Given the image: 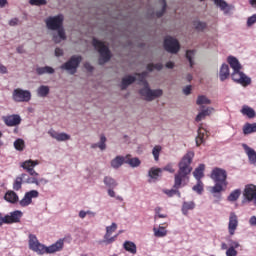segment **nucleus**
I'll return each instance as SVG.
<instances>
[{"mask_svg":"<svg viewBox=\"0 0 256 256\" xmlns=\"http://www.w3.org/2000/svg\"><path fill=\"white\" fill-rule=\"evenodd\" d=\"M64 20L65 17L63 14L49 16L45 19L46 27L49 29V31H58L57 34H54L53 36L54 43H61V41H65V39H67L65 30L62 28Z\"/></svg>","mask_w":256,"mask_h":256,"instance_id":"nucleus-1","label":"nucleus"},{"mask_svg":"<svg viewBox=\"0 0 256 256\" xmlns=\"http://www.w3.org/2000/svg\"><path fill=\"white\" fill-rule=\"evenodd\" d=\"M191 161H193V153L189 152L186 154L179 163V171L175 175V189H179L181 187V183L187 179V175L191 173Z\"/></svg>","mask_w":256,"mask_h":256,"instance_id":"nucleus-2","label":"nucleus"},{"mask_svg":"<svg viewBox=\"0 0 256 256\" xmlns=\"http://www.w3.org/2000/svg\"><path fill=\"white\" fill-rule=\"evenodd\" d=\"M210 178L214 181L215 185L211 188V193L217 194L225 191L229 182L227 181V171L221 168H214L210 174Z\"/></svg>","mask_w":256,"mask_h":256,"instance_id":"nucleus-3","label":"nucleus"},{"mask_svg":"<svg viewBox=\"0 0 256 256\" xmlns=\"http://www.w3.org/2000/svg\"><path fill=\"white\" fill-rule=\"evenodd\" d=\"M136 77H138V81L144 85L142 89H140V95L145 99V101H155L158 97H161L163 95V90L161 89H151L149 87V83H147L146 77H147V71L142 73H137Z\"/></svg>","mask_w":256,"mask_h":256,"instance_id":"nucleus-4","label":"nucleus"},{"mask_svg":"<svg viewBox=\"0 0 256 256\" xmlns=\"http://www.w3.org/2000/svg\"><path fill=\"white\" fill-rule=\"evenodd\" d=\"M92 43L96 51L100 54L99 64L105 65V63L111 59V51L109 50V47L102 41L97 40V38H94Z\"/></svg>","mask_w":256,"mask_h":256,"instance_id":"nucleus-5","label":"nucleus"},{"mask_svg":"<svg viewBox=\"0 0 256 256\" xmlns=\"http://www.w3.org/2000/svg\"><path fill=\"white\" fill-rule=\"evenodd\" d=\"M12 99L15 103H29L31 101V91L16 88L12 92Z\"/></svg>","mask_w":256,"mask_h":256,"instance_id":"nucleus-6","label":"nucleus"},{"mask_svg":"<svg viewBox=\"0 0 256 256\" xmlns=\"http://www.w3.org/2000/svg\"><path fill=\"white\" fill-rule=\"evenodd\" d=\"M28 246L31 251L37 253V255H45V244L39 242L35 234H29L28 236Z\"/></svg>","mask_w":256,"mask_h":256,"instance_id":"nucleus-7","label":"nucleus"},{"mask_svg":"<svg viewBox=\"0 0 256 256\" xmlns=\"http://www.w3.org/2000/svg\"><path fill=\"white\" fill-rule=\"evenodd\" d=\"M81 61H83V57L79 55H74L69 59V61L61 66V69L68 71L70 75H75V73H77V67H79Z\"/></svg>","mask_w":256,"mask_h":256,"instance_id":"nucleus-8","label":"nucleus"},{"mask_svg":"<svg viewBox=\"0 0 256 256\" xmlns=\"http://www.w3.org/2000/svg\"><path fill=\"white\" fill-rule=\"evenodd\" d=\"M115 231H117V223L113 222L110 226L106 227V233L101 243H104V245H111V243H115L117 237H119V234L111 236Z\"/></svg>","mask_w":256,"mask_h":256,"instance_id":"nucleus-9","label":"nucleus"},{"mask_svg":"<svg viewBox=\"0 0 256 256\" xmlns=\"http://www.w3.org/2000/svg\"><path fill=\"white\" fill-rule=\"evenodd\" d=\"M23 218V211L14 210L4 215V225H13L15 223H21Z\"/></svg>","mask_w":256,"mask_h":256,"instance_id":"nucleus-10","label":"nucleus"},{"mask_svg":"<svg viewBox=\"0 0 256 256\" xmlns=\"http://www.w3.org/2000/svg\"><path fill=\"white\" fill-rule=\"evenodd\" d=\"M37 165H39V160L29 159L22 162L20 167H22L24 171H27L29 177H39V174L35 171V167H37Z\"/></svg>","mask_w":256,"mask_h":256,"instance_id":"nucleus-11","label":"nucleus"},{"mask_svg":"<svg viewBox=\"0 0 256 256\" xmlns=\"http://www.w3.org/2000/svg\"><path fill=\"white\" fill-rule=\"evenodd\" d=\"M164 48L168 53H179L181 46L179 45V41L171 36H168L164 40Z\"/></svg>","mask_w":256,"mask_h":256,"instance_id":"nucleus-12","label":"nucleus"},{"mask_svg":"<svg viewBox=\"0 0 256 256\" xmlns=\"http://www.w3.org/2000/svg\"><path fill=\"white\" fill-rule=\"evenodd\" d=\"M232 80L243 87H247L251 84V78L243 74L241 70H234L232 73Z\"/></svg>","mask_w":256,"mask_h":256,"instance_id":"nucleus-13","label":"nucleus"},{"mask_svg":"<svg viewBox=\"0 0 256 256\" xmlns=\"http://www.w3.org/2000/svg\"><path fill=\"white\" fill-rule=\"evenodd\" d=\"M63 247H65V239L60 238L52 245L44 246V255L45 253H47L48 255H53V253H59V251H63Z\"/></svg>","mask_w":256,"mask_h":256,"instance_id":"nucleus-14","label":"nucleus"},{"mask_svg":"<svg viewBox=\"0 0 256 256\" xmlns=\"http://www.w3.org/2000/svg\"><path fill=\"white\" fill-rule=\"evenodd\" d=\"M39 197V191L30 190L25 193L24 197L19 201V205L21 207H29L31 203H33V199H37Z\"/></svg>","mask_w":256,"mask_h":256,"instance_id":"nucleus-15","label":"nucleus"},{"mask_svg":"<svg viewBox=\"0 0 256 256\" xmlns=\"http://www.w3.org/2000/svg\"><path fill=\"white\" fill-rule=\"evenodd\" d=\"M215 113V108L213 106H201L199 109V113L197 114L195 121L201 122L203 120H206L207 117L211 116Z\"/></svg>","mask_w":256,"mask_h":256,"instance_id":"nucleus-16","label":"nucleus"},{"mask_svg":"<svg viewBox=\"0 0 256 256\" xmlns=\"http://www.w3.org/2000/svg\"><path fill=\"white\" fill-rule=\"evenodd\" d=\"M244 197L248 202L253 201L256 206V186L255 185H247L244 190Z\"/></svg>","mask_w":256,"mask_h":256,"instance_id":"nucleus-17","label":"nucleus"},{"mask_svg":"<svg viewBox=\"0 0 256 256\" xmlns=\"http://www.w3.org/2000/svg\"><path fill=\"white\" fill-rule=\"evenodd\" d=\"M3 121L7 127H17V125H21V116L18 114L4 116Z\"/></svg>","mask_w":256,"mask_h":256,"instance_id":"nucleus-18","label":"nucleus"},{"mask_svg":"<svg viewBox=\"0 0 256 256\" xmlns=\"http://www.w3.org/2000/svg\"><path fill=\"white\" fill-rule=\"evenodd\" d=\"M237 227H238V217L234 212H231L229 216V223H228V231L231 236L235 234Z\"/></svg>","mask_w":256,"mask_h":256,"instance_id":"nucleus-19","label":"nucleus"},{"mask_svg":"<svg viewBox=\"0 0 256 256\" xmlns=\"http://www.w3.org/2000/svg\"><path fill=\"white\" fill-rule=\"evenodd\" d=\"M39 176H30L28 177L25 182L27 185H36L37 187H41V185H47L49 180L46 178H38Z\"/></svg>","mask_w":256,"mask_h":256,"instance_id":"nucleus-20","label":"nucleus"},{"mask_svg":"<svg viewBox=\"0 0 256 256\" xmlns=\"http://www.w3.org/2000/svg\"><path fill=\"white\" fill-rule=\"evenodd\" d=\"M30 177L25 173H22L20 176H17L13 183L14 191H20L21 187H23V183H27V178Z\"/></svg>","mask_w":256,"mask_h":256,"instance_id":"nucleus-21","label":"nucleus"},{"mask_svg":"<svg viewBox=\"0 0 256 256\" xmlns=\"http://www.w3.org/2000/svg\"><path fill=\"white\" fill-rule=\"evenodd\" d=\"M48 133L53 139H56V141H69V139H71V136L65 132L59 133L55 130H50Z\"/></svg>","mask_w":256,"mask_h":256,"instance_id":"nucleus-22","label":"nucleus"},{"mask_svg":"<svg viewBox=\"0 0 256 256\" xmlns=\"http://www.w3.org/2000/svg\"><path fill=\"white\" fill-rule=\"evenodd\" d=\"M4 199L7 203H11L12 205L19 203V195H17L13 190H8L4 195Z\"/></svg>","mask_w":256,"mask_h":256,"instance_id":"nucleus-23","label":"nucleus"},{"mask_svg":"<svg viewBox=\"0 0 256 256\" xmlns=\"http://www.w3.org/2000/svg\"><path fill=\"white\" fill-rule=\"evenodd\" d=\"M100 149V151H105L107 149V137L105 135H100V140L97 143L91 144V149Z\"/></svg>","mask_w":256,"mask_h":256,"instance_id":"nucleus-24","label":"nucleus"},{"mask_svg":"<svg viewBox=\"0 0 256 256\" xmlns=\"http://www.w3.org/2000/svg\"><path fill=\"white\" fill-rule=\"evenodd\" d=\"M203 2L204 0H200ZM214 4L220 8L225 14H228L231 11V6L225 0H213Z\"/></svg>","mask_w":256,"mask_h":256,"instance_id":"nucleus-25","label":"nucleus"},{"mask_svg":"<svg viewBox=\"0 0 256 256\" xmlns=\"http://www.w3.org/2000/svg\"><path fill=\"white\" fill-rule=\"evenodd\" d=\"M205 139H207V130L200 128L198 129V136L196 137V146H201L202 144H205Z\"/></svg>","mask_w":256,"mask_h":256,"instance_id":"nucleus-26","label":"nucleus"},{"mask_svg":"<svg viewBox=\"0 0 256 256\" xmlns=\"http://www.w3.org/2000/svg\"><path fill=\"white\" fill-rule=\"evenodd\" d=\"M126 161V156H116L111 160L110 165L112 169H119Z\"/></svg>","mask_w":256,"mask_h":256,"instance_id":"nucleus-27","label":"nucleus"},{"mask_svg":"<svg viewBox=\"0 0 256 256\" xmlns=\"http://www.w3.org/2000/svg\"><path fill=\"white\" fill-rule=\"evenodd\" d=\"M135 81H137V76L128 75V76L122 78L121 89L122 90L127 89V87L129 85H133V83H135Z\"/></svg>","mask_w":256,"mask_h":256,"instance_id":"nucleus-28","label":"nucleus"},{"mask_svg":"<svg viewBox=\"0 0 256 256\" xmlns=\"http://www.w3.org/2000/svg\"><path fill=\"white\" fill-rule=\"evenodd\" d=\"M153 233H154V237H158V238L167 237V228L161 225L154 226Z\"/></svg>","mask_w":256,"mask_h":256,"instance_id":"nucleus-29","label":"nucleus"},{"mask_svg":"<svg viewBox=\"0 0 256 256\" xmlns=\"http://www.w3.org/2000/svg\"><path fill=\"white\" fill-rule=\"evenodd\" d=\"M103 183L107 189H115L119 183H117V180L111 176H105L103 179Z\"/></svg>","mask_w":256,"mask_h":256,"instance_id":"nucleus-30","label":"nucleus"},{"mask_svg":"<svg viewBox=\"0 0 256 256\" xmlns=\"http://www.w3.org/2000/svg\"><path fill=\"white\" fill-rule=\"evenodd\" d=\"M196 180H201L205 177V164H200L193 172Z\"/></svg>","mask_w":256,"mask_h":256,"instance_id":"nucleus-31","label":"nucleus"},{"mask_svg":"<svg viewBox=\"0 0 256 256\" xmlns=\"http://www.w3.org/2000/svg\"><path fill=\"white\" fill-rule=\"evenodd\" d=\"M36 73L37 75H53L55 69L50 66L36 67Z\"/></svg>","mask_w":256,"mask_h":256,"instance_id":"nucleus-32","label":"nucleus"},{"mask_svg":"<svg viewBox=\"0 0 256 256\" xmlns=\"http://www.w3.org/2000/svg\"><path fill=\"white\" fill-rule=\"evenodd\" d=\"M123 248L125 249V251L131 253L132 255H135L137 253V245L135 244V242L125 241L123 244Z\"/></svg>","mask_w":256,"mask_h":256,"instance_id":"nucleus-33","label":"nucleus"},{"mask_svg":"<svg viewBox=\"0 0 256 256\" xmlns=\"http://www.w3.org/2000/svg\"><path fill=\"white\" fill-rule=\"evenodd\" d=\"M243 148L248 156L249 162L251 164H256V152L247 145H243Z\"/></svg>","mask_w":256,"mask_h":256,"instance_id":"nucleus-34","label":"nucleus"},{"mask_svg":"<svg viewBox=\"0 0 256 256\" xmlns=\"http://www.w3.org/2000/svg\"><path fill=\"white\" fill-rule=\"evenodd\" d=\"M230 72H229V65L228 64H222L221 68H220V80L222 82H224L225 80H227V78H229Z\"/></svg>","mask_w":256,"mask_h":256,"instance_id":"nucleus-35","label":"nucleus"},{"mask_svg":"<svg viewBox=\"0 0 256 256\" xmlns=\"http://www.w3.org/2000/svg\"><path fill=\"white\" fill-rule=\"evenodd\" d=\"M196 105L200 106V108L207 107L205 105H211V100L205 94H200L196 100Z\"/></svg>","mask_w":256,"mask_h":256,"instance_id":"nucleus-36","label":"nucleus"},{"mask_svg":"<svg viewBox=\"0 0 256 256\" xmlns=\"http://www.w3.org/2000/svg\"><path fill=\"white\" fill-rule=\"evenodd\" d=\"M51 89L47 85H41L37 88L36 93L38 97L45 98L47 95H49Z\"/></svg>","mask_w":256,"mask_h":256,"instance_id":"nucleus-37","label":"nucleus"},{"mask_svg":"<svg viewBox=\"0 0 256 256\" xmlns=\"http://www.w3.org/2000/svg\"><path fill=\"white\" fill-rule=\"evenodd\" d=\"M228 63L230 67L233 69V71H239L242 69L241 64L238 62L237 58H235L234 56L228 57Z\"/></svg>","mask_w":256,"mask_h":256,"instance_id":"nucleus-38","label":"nucleus"},{"mask_svg":"<svg viewBox=\"0 0 256 256\" xmlns=\"http://www.w3.org/2000/svg\"><path fill=\"white\" fill-rule=\"evenodd\" d=\"M126 165H130V167H139L141 165V160L139 158H131V155H126V160H125Z\"/></svg>","mask_w":256,"mask_h":256,"instance_id":"nucleus-39","label":"nucleus"},{"mask_svg":"<svg viewBox=\"0 0 256 256\" xmlns=\"http://www.w3.org/2000/svg\"><path fill=\"white\" fill-rule=\"evenodd\" d=\"M241 113L247 116L249 119H252L256 116L255 110H253V108H250L249 106H243Z\"/></svg>","mask_w":256,"mask_h":256,"instance_id":"nucleus-40","label":"nucleus"},{"mask_svg":"<svg viewBox=\"0 0 256 256\" xmlns=\"http://www.w3.org/2000/svg\"><path fill=\"white\" fill-rule=\"evenodd\" d=\"M161 175V169L159 168H151L148 172V176L152 180H157L159 179V176Z\"/></svg>","mask_w":256,"mask_h":256,"instance_id":"nucleus-41","label":"nucleus"},{"mask_svg":"<svg viewBox=\"0 0 256 256\" xmlns=\"http://www.w3.org/2000/svg\"><path fill=\"white\" fill-rule=\"evenodd\" d=\"M193 27L195 28L196 31L203 32L205 31V29H207V23L203 21H194Z\"/></svg>","mask_w":256,"mask_h":256,"instance_id":"nucleus-42","label":"nucleus"},{"mask_svg":"<svg viewBox=\"0 0 256 256\" xmlns=\"http://www.w3.org/2000/svg\"><path fill=\"white\" fill-rule=\"evenodd\" d=\"M14 149H16V151H23V149H25V141L21 138L16 139Z\"/></svg>","mask_w":256,"mask_h":256,"instance_id":"nucleus-43","label":"nucleus"},{"mask_svg":"<svg viewBox=\"0 0 256 256\" xmlns=\"http://www.w3.org/2000/svg\"><path fill=\"white\" fill-rule=\"evenodd\" d=\"M162 208L161 207H156L154 209V221H158L159 219H165L167 218L166 214H161Z\"/></svg>","mask_w":256,"mask_h":256,"instance_id":"nucleus-44","label":"nucleus"},{"mask_svg":"<svg viewBox=\"0 0 256 256\" xmlns=\"http://www.w3.org/2000/svg\"><path fill=\"white\" fill-rule=\"evenodd\" d=\"M193 190L199 195L203 194L204 185L202 180H197V184L193 187Z\"/></svg>","mask_w":256,"mask_h":256,"instance_id":"nucleus-45","label":"nucleus"},{"mask_svg":"<svg viewBox=\"0 0 256 256\" xmlns=\"http://www.w3.org/2000/svg\"><path fill=\"white\" fill-rule=\"evenodd\" d=\"M241 195V191L239 189L234 190L231 192V194L228 196V201L235 202Z\"/></svg>","mask_w":256,"mask_h":256,"instance_id":"nucleus-46","label":"nucleus"},{"mask_svg":"<svg viewBox=\"0 0 256 256\" xmlns=\"http://www.w3.org/2000/svg\"><path fill=\"white\" fill-rule=\"evenodd\" d=\"M154 69H156L157 71H161V69H163V64L162 63H157V64L150 63L147 65V71H154Z\"/></svg>","mask_w":256,"mask_h":256,"instance_id":"nucleus-47","label":"nucleus"},{"mask_svg":"<svg viewBox=\"0 0 256 256\" xmlns=\"http://www.w3.org/2000/svg\"><path fill=\"white\" fill-rule=\"evenodd\" d=\"M191 209H193V202H184L182 206V213L184 215H187V213L191 211Z\"/></svg>","mask_w":256,"mask_h":256,"instance_id":"nucleus-48","label":"nucleus"},{"mask_svg":"<svg viewBox=\"0 0 256 256\" xmlns=\"http://www.w3.org/2000/svg\"><path fill=\"white\" fill-rule=\"evenodd\" d=\"M160 3L162 5V9L156 12V17H163L167 9V2H165V0H160Z\"/></svg>","mask_w":256,"mask_h":256,"instance_id":"nucleus-49","label":"nucleus"},{"mask_svg":"<svg viewBox=\"0 0 256 256\" xmlns=\"http://www.w3.org/2000/svg\"><path fill=\"white\" fill-rule=\"evenodd\" d=\"M252 133H255L252 124L246 123L243 126V134L244 135H249V134H252Z\"/></svg>","mask_w":256,"mask_h":256,"instance_id":"nucleus-50","label":"nucleus"},{"mask_svg":"<svg viewBox=\"0 0 256 256\" xmlns=\"http://www.w3.org/2000/svg\"><path fill=\"white\" fill-rule=\"evenodd\" d=\"M161 146L160 145H157V146H155L154 148H153V150H152V155H153V157H154V159L156 160V161H159V155H160V153H161Z\"/></svg>","mask_w":256,"mask_h":256,"instance_id":"nucleus-51","label":"nucleus"},{"mask_svg":"<svg viewBox=\"0 0 256 256\" xmlns=\"http://www.w3.org/2000/svg\"><path fill=\"white\" fill-rule=\"evenodd\" d=\"M165 193L166 195H168V197H173L175 195H177L178 197H181V193L179 192V190H176V189L166 190Z\"/></svg>","mask_w":256,"mask_h":256,"instance_id":"nucleus-52","label":"nucleus"},{"mask_svg":"<svg viewBox=\"0 0 256 256\" xmlns=\"http://www.w3.org/2000/svg\"><path fill=\"white\" fill-rule=\"evenodd\" d=\"M30 5H47V0H29Z\"/></svg>","mask_w":256,"mask_h":256,"instance_id":"nucleus-53","label":"nucleus"},{"mask_svg":"<svg viewBox=\"0 0 256 256\" xmlns=\"http://www.w3.org/2000/svg\"><path fill=\"white\" fill-rule=\"evenodd\" d=\"M255 23H256V14H253L252 16L248 17L247 26L251 27Z\"/></svg>","mask_w":256,"mask_h":256,"instance_id":"nucleus-54","label":"nucleus"},{"mask_svg":"<svg viewBox=\"0 0 256 256\" xmlns=\"http://www.w3.org/2000/svg\"><path fill=\"white\" fill-rule=\"evenodd\" d=\"M8 25H10V27H17V25H19V18L10 19Z\"/></svg>","mask_w":256,"mask_h":256,"instance_id":"nucleus-55","label":"nucleus"},{"mask_svg":"<svg viewBox=\"0 0 256 256\" xmlns=\"http://www.w3.org/2000/svg\"><path fill=\"white\" fill-rule=\"evenodd\" d=\"M7 73H9L7 66L0 63V75H7Z\"/></svg>","mask_w":256,"mask_h":256,"instance_id":"nucleus-56","label":"nucleus"},{"mask_svg":"<svg viewBox=\"0 0 256 256\" xmlns=\"http://www.w3.org/2000/svg\"><path fill=\"white\" fill-rule=\"evenodd\" d=\"M226 256H237V251L235 249H233V247H230L226 251Z\"/></svg>","mask_w":256,"mask_h":256,"instance_id":"nucleus-57","label":"nucleus"},{"mask_svg":"<svg viewBox=\"0 0 256 256\" xmlns=\"http://www.w3.org/2000/svg\"><path fill=\"white\" fill-rule=\"evenodd\" d=\"M86 215H88L89 219H93L94 217H97V212L87 210Z\"/></svg>","mask_w":256,"mask_h":256,"instance_id":"nucleus-58","label":"nucleus"},{"mask_svg":"<svg viewBox=\"0 0 256 256\" xmlns=\"http://www.w3.org/2000/svg\"><path fill=\"white\" fill-rule=\"evenodd\" d=\"M78 217L80 219H85V217H87V211L85 210H80L79 213H78Z\"/></svg>","mask_w":256,"mask_h":256,"instance_id":"nucleus-59","label":"nucleus"},{"mask_svg":"<svg viewBox=\"0 0 256 256\" xmlns=\"http://www.w3.org/2000/svg\"><path fill=\"white\" fill-rule=\"evenodd\" d=\"M183 93H184V95H191V85L183 88Z\"/></svg>","mask_w":256,"mask_h":256,"instance_id":"nucleus-60","label":"nucleus"},{"mask_svg":"<svg viewBox=\"0 0 256 256\" xmlns=\"http://www.w3.org/2000/svg\"><path fill=\"white\" fill-rule=\"evenodd\" d=\"M55 55H56V57H62V55H63V49H61V48H56V49H55Z\"/></svg>","mask_w":256,"mask_h":256,"instance_id":"nucleus-61","label":"nucleus"},{"mask_svg":"<svg viewBox=\"0 0 256 256\" xmlns=\"http://www.w3.org/2000/svg\"><path fill=\"white\" fill-rule=\"evenodd\" d=\"M84 67H85V69H86L87 71H93V67L91 66V63H89V62H86V63L84 64Z\"/></svg>","mask_w":256,"mask_h":256,"instance_id":"nucleus-62","label":"nucleus"},{"mask_svg":"<svg viewBox=\"0 0 256 256\" xmlns=\"http://www.w3.org/2000/svg\"><path fill=\"white\" fill-rule=\"evenodd\" d=\"M238 247H240V244L238 242H235V241L231 242L230 248H233L235 250Z\"/></svg>","mask_w":256,"mask_h":256,"instance_id":"nucleus-63","label":"nucleus"},{"mask_svg":"<svg viewBox=\"0 0 256 256\" xmlns=\"http://www.w3.org/2000/svg\"><path fill=\"white\" fill-rule=\"evenodd\" d=\"M249 224L251 226H256V217L255 216H252L249 220Z\"/></svg>","mask_w":256,"mask_h":256,"instance_id":"nucleus-64","label":"nucleus"}]
</instances>
